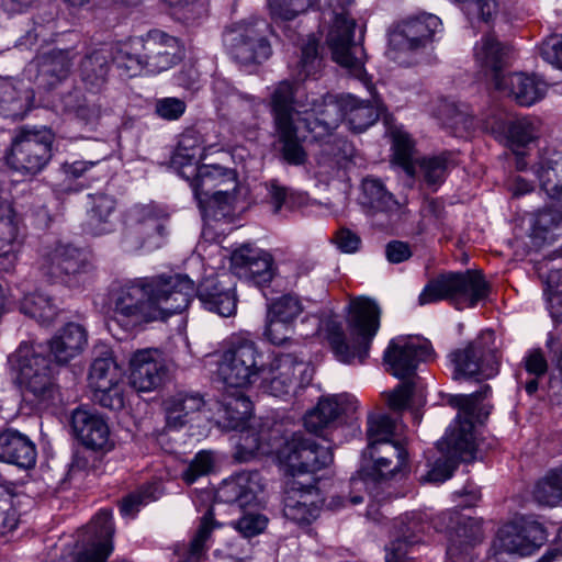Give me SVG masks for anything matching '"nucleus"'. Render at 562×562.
<instances>
[{"instance_id":"nucleus-1","label":"nucleus","mask_w":562,"mask_h":562,"mask_svg":"<svg viewBox=\"0 0 562 562\" xmlns=\"http://www.w3.org/2000/svg\"><path fill=\"white\" fill-rule=\"evenodd\" d=\"M303 426L280 445L272 442L279 429L239 427L236 459L248 461L257 453H276L278 467L286 477L284 515L299 525H310L315 519L316 503V407L307 411Z\"/></svg>"},{"instance_id":"nucleus-2","label":"nucleus","mask_w":562,"mask_h":562,"mask_svg":"<svg viewBox=\"0 0 562 562\" xmlns=\"http://www.w3.org/2000/svg\"><path fill=\"white\" fill-rule=\"evenodd\" d=\"M193 292L194 282L180 273L130 280L112 293L113 321L127 330L165 322L187 310Z\"/></svg>"},{"instance_id":"nucleus-3","label":"nucleus","mask_w":562,"mask_h":562,"mask_svg":"<svg viewBox=\"0 0 562 562\" xmlns=\"http://www.w3.org/2000/svg\"><path fill=\"white\" fill-rule=\"evenodd\" d=\"M382 310L376 301L358 296L348 306L347 325L351 334L348 339L337 315L331 311L321 318L325 339L334 357L345 364L363 363L381 324Z\"/></svg>"},{"instance_id":"nucleus-4","label":"nucleus","mask_w":562,"mask_h":562,"mask_svg":"<svg viewBox=\"0 0 562 562\" xmlns=\"http://www.w3.org/2000/svg\"><path fill=\"white\" fill-rule=\"evenodd\" d=\"M491 387L484 385L480 391L469 395H457L451 403L459 408L454 423L438 443L441 457L436 460L427 473V481L443 482L452 476L459 462L475 459L476 442L474 437V418H479V403L487 397Z\"/></svg>"},{"instance_id":"nucleus-5","label":"nucleus","mask_w":562,"mask_h":562,"mask_svg":"<svg viewBox=\"0 0 562 562\" xmlns=\"http://www.w3.org/2000/svg\"><path fill=\"white\" fill-rule=\"evenodd\" d=\"M304 91L300 86L289 81L280 82L271 97L272 113L279 140L282 143L283 158L293 165L303 164L306 154L301 142L306 138L301 133V124L305 132H313L312 124L316 122L314 111L315 100L303 102Z\"/></svg>"},{"instance_id":"nucleus-6","label":"nucleus","mask_w":562,"mask_h":562,"mask_svg":"<svg viewBox=\"0 0 562 562\" xmlns=\"http://www.w3.org/2000/svg\"><path fill=\"white\" fill-rule=\"evenodd\" d=\"M187 137L180 143L172 164L180 177L190 182L199 207L207 213L213 209L225 215L234 201L237 177L234 170L217 165H198L195 153L186 154Z\"/></svg>"},{"instance_id":"nucleus-7","label":"nucleus","mask_w":562,"mask_h":562,"mask_svg":"<svg viewBox=\"0 0 562 562\" xmlns=\"http://www.w3.org/2000/svg\"><path fill=\"white\" fill-rule=\"evenodd\" d=\"M266 372L263 353L257 344L246 337H232L218 352L216 376L228 387L247 389Z\"/></svg>"},{"instance_id":"nucleus-8","label":"nucleus","mask_w":562,"mask_h":562,"mask_svg":"<svg viewBox=\"0 0 562 562\" xmlns=\"http://www.w3.org/2000/svg\"><path fill=\"white\" fill-rule=\"evenodd\" d=\"M490 285L480 270L446 272L431 278L418 296L419 305L449 301L457 308L474 307L487 297Z\"/></svg>"},{"instance_id":"nucleus-9","label":"nucleus","mask_w":562,"mask_h":562,"mask_svg":"<svg viewBox=\"0 0 562 562\" xmlns=\"http://www.w3.org/2000/svg\"><path fill=\"white\" fill-rule=\"evenodd\" d=\"M170 234V214L155 203L135 205L128 213L122 233L124 251L155 250L162 247Z\"/></svg>"},{"instance_id":"nucleus-10","label":"nucleus","mask_w":562,"mask_h":562,"mask_svg":"<svg viewBox=\"0 0 562 562\" xmlns=\"http://www.w3.org/2000/svg\"><path fill=\"white\" fill-rule=\"evenodd\" d=\"M331 15L327 46L331 59L359 78L364 77L363 47L355 40L356 20L351 14L353 0H324Z\"/></svg>"},{"instance_id":"nucleus-11","label":"nucleus","mask_w":562,"mask_h":562,"mask_svg":"<svg viewBox=\"0 0 562 562\" xmlns=\"http://www.w3.org/2000/svg\"><path fill=\"white\" fill-rule=\"evenodd\" d=\"M357 409V400L347 394H329L318 398V471L327 470L334 474L335 441L339 429L345 425L346 417Z\"/></svg>"},{"instance_id":"nucleus-12","label":"nucleus","mask_w":562,"mask_h":562,"mask_svg":"<svg viewBox=\"0 0 562 562\" xmlns=\"http://www.w3.org/2000/svg\"><path fill=\"white\" fill-rule=\"evenodd\" d=\"M54 138V133L48 128L21 127L15 132L7 154L8 166L22 175H37L52 159Z\"/></svg>"},{"instance_id":"nucleus-13","label":"nucleus","mask_w":562,"mask_h":562,"mask_svg":"<svg viewBox=\"0 0 562 562\" xmlns=\"http://www.w3.org/2000/svg\"><path fill=\"white\" fill-rule=\"evenodd\" d=\"M453 364V379L479 376L493 378L498 372V351L495 346V334L483 331L465 347L450 353Z\"/></svg>"},{"instance_id":"nucleus-14","label":"nucleus","mask_w":562,"mask_h":562,"mask_svg":"<svg viewBox=\"0 0 562 562\" xmlns=\"http://www.w3.org/2000/svg\"><path fill=\"white\" fill-rule=\"evenodd\" d=\"M37 268L52 282L78 288L87 280L88 263L80 250L68 244H55L42 249Z\"/></svg>"},{"instance_id":"nucleus-15","label":"nucleus","mask_w":562,"mask_h":562,"mask_svg":"<svg viewBox=\"0 0 562 562\" xmlns=\"http://www.w3.org/2000/svg\"><path fill=\"white\" fill-rule=\"evenodd\" d=\"M92 400L104 408L120 411L125 405L123 371L111 351L93 359L88 373Z\"/></svg>"},{"instance_id":"nucleus-16","label":"nucleus","mask_w":562,"mask_h":562,"mask_svg":"<svg viewBox=\"0 0 562 562\" xmlns=\"http://www.w3.org/2000/svg\"><path fill=\"white\" fill-rule=\"evenodd\" d=\"M265 31L266 23L263 21L240 22L224 32L223 41L236 61L243 65L262 63L272 53Z\"/></svg>"},{"instance_id":"nucleus-17","label":"nucleus","mask_w":562,"mask_h":562,"mask_svg":"<svg viewBox=\"0 0 562 562\" xmlns=\"http://www.w3.org/2000/svg\"><path fill=\"white\" fill-rule=\"evenodd\" d=\"M440 26L438 16L426 13L398 22L389 33V58L397 60L401 53L425 47Z\"/></svg>"},{"instance_id":"nucleus-18","label":"nucleus","mask_w":562,"mask_h":562,"mask_svg":"<svg viewBox=\"0 0 562 562\" xmlns=\"http://www.w3.org/2000/svg\"><path fill=\"white\" fill-rule=\"evenodd\" d=\"M546 540V530L530 517H519L504 525L497 533L494 546L507 553L521 557L532 554Z\"/></svg>"},{"instance_id":"nucleus-19","label":"nucleus","mask_w":562,"mask_h":562,"mask_svg":"<svg viewBox=\"0 0 562 562\" xmlns=\"http://www.w3.org/2000/svg\"><path fill=\"white\" fill-rule=\"evenodd\" d=\"M431 346L420 339H392L384 351L383 360L387 372L405 380L415 374L417 366L430 358Z\"/></svg>"},{"instance_id":"nucleus-20","label":"nucleus","mask_w":562,"mask_h":562,"mask_svg":"<svg viewBox=\"0 0 562 562\" xmlns=\"http://www.w3.org/2000/svg\"><path fill=\"white\" fill-rule=\"evenodd\" d=\"M15 357L19 364L20 383L25 391L38 400L48 397L53 390V370L48 359L27 345H21Z\"/></svg>"},{"instance_id":"nucleus-21","label":"nucleus","mask_w":562,"mask_h":562,"mask_svg":"<svg viewBox=\"0 0 562 562\" xmlns=\"http://www.w3.org/2000/svg\"><path fill=\"white\" fill-rule=\"evenodd\" d=\"M135 48L145 53L146 69L158 74L172 67L180 59V45L177 37L154 30L145 37H135Z\"/></svg>"},{"instance_id":"nucleus-22","label":"nucleus","mask_w":562,"mask_h":562,"mask_svg":"<svg viewBox=\"0 0 562 562\" xmlns=\"http://www.w3.org/2000/svg\"><path fill=\"white\" fill-rule=\"evenodd\" d=\"M272 257L250 245L236 248L231 256V268L239 278L257 286H263L271 282L274 270Z\"/></svg>"},{"instance_id":"nucleus-23","label":"nucleus","mask_w":562,"mask_h":562,"mask_svg":"<svg viewBox=\"0 0 562 562\" xmlns=\"http://www.w3.org/2000/svg\"><path fill=\"white\" fill-rule=\"evenodd\" d=\"M130 382L138 392H150L159 387L166 375L167 366L158 349H140L130 359Z\"/></svg>"},{"instance_id":"nucleus-24","label":"nucleus","mask_w":562,"mask_h":562,"mask_svg":"<svg viewBox=\"0 0 562 562\" xmlns=\"http://www.w3.org/2000/svg\"><path fill=\"white\" fill-rule=\"evenodd\" d=\"M71 429L82 446L95 451H110L114 448L106 420L99 413L76 408L71 414Z\"/></svg>"},{"instance_id":"nucleus-25","label":"nucleus","mask_w":562,"mask_h":562,"mask_svg":"<svg viewBox=\"0 0 562 562\" xmlns=\"http://www.w3.org/2000/svg\"><path fill=\"white\" fill-rule=\"evenodd\" d=\"M366 453L372 461L368 479L376 484L401 472L407 464V451L400 440L368 446Z\"/></svg>"},{"instance_id":"nucleus-26","label":"nucleus","mask_w":562,"mask_h":562,"mask_svg":"<svg viewBox=\"0 0 562 562\" xmlns=\"http://www.w3.org/2000/svg\"><path fill=\"white\" fill-rule=\"evenodd\" d=\"M262 488L263 484L259 472L244 471L224 480L216 492V498L245 510L246 507L257 503L258 494Z\"/></svg>"},{"instance_id":"nucleus-27","label":"nucleus","mask_w":562,"mask_h":562,"mask_svg":"<svg viewBox=\"0 0 562 562\" xmlns=\"http://www.w3.org/2000/svg\"><path fill=\"white\" fill-rule=\"evenodd\" d=\"M364 63L366 52L363 50V64ZM339 66L342 68L341 65ZM362 67L363 70H366L364 65ZM344 69L350 76L361 81L370 91V93L373 94L374 87L367 71H364L363 78H359L351 74L347 68L344 67ZM372 97V101H363L351 94L345 95V119L349 125V128L355 133H361L369 128L371 125H373L378 121L381 112L383 111V106L380 100H378L374 95Z\"/></svg>"},{"instance_id":"nucleus-28","label":"nucleus","mask_w":562,"mask_h":562,"mask_svg":"<svg viewBox=\"0 0 562 562\" xmlns=\"http://www.w3.org/2000/svg\"><path fill=\"white\" fill-rule=\"evenodd\" d=\"M88 546L78 554L77 562H105L113 550L114 526L112 512L101 509L87 527Z\"/></svg>"},{"instance_id":"nucleus-29","label":"nucleus","mask_w":562,"mask_h":562,"mask_svg":"<svg viewBox=\"0 0 562 562\" xmlns=\"http://www.w3.org/2000/svg\"><path fill=\"white\" fill-rule=\"evenodd\" d=\"M196 294L203 307L223 317L235 314L237 299L233 286L218 277L205 278L195 289L190 299Z\"/></svg>"},{"instance_id":"nucleus-30","label":"nucleus","mask_w":562,"mask_h":562,"mask_svg":"<svg viewBox=\"0 0 562 562\" xmlns=\"http://www.w3.org/2000/svg\"><path fill=\"white\" fill-rule=\"evenodd\" d=\"M495 89L513 98L519 105L530 106L544 98L548 85L535 75L515 72L497 80Z\"/></svg>"},{"instance_id":"nucleus-31","label":"nucleus","mask_w":562,"mask_h":562,"mask_svg":"<svg viewBox=\"0 0 562 562\" xmlns=\"http://www.w3.org/2000/svg\"><path fill=\"white\" fill-rule=\"evenodd\" d=\"M297 367H303V363L297 362L292 355H277L266 364V372L259 379L262 389L273 396L288 394Z\"/></svg>"},{"instance_id":"nucleus-32","label":"nucleus","mask_w":562,"mask_h":562,"mask_svg":"<svg viewBox=\"0 0 562 562\" xmlns=\"http://www.w3.org/2000/svg\"><path fill=\"white\" fill-rule=\"evenodd\" d=\"M37 451L33 441L15 429L0 432V461L21 469H31L36 463Z\"/></svg>"},{"instance_id":"nucleus-33","label":"nucleus","mask_w":562,"mask_h":562,"mask_svg":"<svg viewBox=\"0 0 562 562\" xmlns=\"http://www.w3.org/2000/svg\"><path fill=\"white\" fill-rule=\"evenodd\" d=\"M396 535L385 547L386 562H404L411 548L422 541L425 526L415 516L400 518L395 525Z\"/></svg>"},{"instance_id":"nucleus-34","label":"nucleus","mask_w":562,"mask_h":562,"mask_svg":"<svg viewBox=\"0 0 562 562\" xmlns=\"http://www.w3.org/2000/svg\"><path fill=\"white\" fill-rule=\"evenodd\" d=\"M483 540L481 519L463 517L450 539L447 549L449 562H468L471 550Z\"/></svg>"},{"instance_id":"nucleus-35","label":"nucleus","mask_w":562,"mask_h":562,"mask_svg":"<svg viewBox=\"0 0 562 562\" xmlns=\"http://www.w3.org/2000/svg\"><path fill=\"white\" fill-rule=\"evenodd\" d=\"M510 49L492 35H485L475 45L474 56L480 67L491 76L494 87L503 78L502 71L508 65Z\"/></svg>"},{"instance_id":"nucleus-36","label":"nucleus","mask_w":562,"mask_h":562,"mask_svg":"<svg viewBox=\"0 0 562 562\" xmlns=\"http://www.w3.org/2000/svg\"><path fill=\"white\" fill-rule=\"evenodd\" d=\"M86 229L94 236L109 234L115 228L116 201L106 193L89 194Z\"/></svg>"},{"instance_id":"nucleus-37","label":"nucleus","mask_w":562,"mask_h":562,"mask_svg":"<svg viewBox=\"0 0 562 562\" xmlns=\"http://www.w3.org/2000/svg\"><path fill=\"white\" fill-rule=\"evenodd\" d=\"M36 80L40 86L53 88L65 80L72 66L68 52L52 50L37 57Z\"/></svg>"},{"instance_id":"nucleus-38","label":"nucleus","mask_w":562,"mask_h":562,"mask_svg":"<svg viewBox=\"0 0 562 562\" xmlns=\"http://www.w3.org/2000/svg\"><path fill=\"white\" fill-rule=\"evenodd\" d=\"M87 344V333L81 325L67 324L49 341V350L57 363H67L78 356Z\"/></svg>"},{"instance_id":"nucleus-39","label":"nucleus","mask_w":562,"mask_h":562,"mask_svg":"<svg viewBox=\"0 0 562 562\" xmlns=\"http://www.w3.org/2000/svg\"><path fill=\"white\" fill-rule=\"evenodd\" d=\"M21 239L15 213L11 204L0 201V258L8 260L4 270L13 267Z\"/></svg>"},{"instance_id":"nucleus-40","label":"nucleus","mask_w":562,"mask_h":562,"mask_svg":"<svg viewBox=\"0 0 562 562\" xmlns=\"http://www.w3.org/2000/svg\"><path fill=\"white\" fill-rule=\"evenodd\" d=\"M456 166V155L451 151H443L437 156L417 159L415 176L422 178L427 187L436 191L443 183L449 171Z\"/></svg>"},{"instance_id":"nucleus-41","label":"nucleus","mask_w":562,"mask_h":562,"mask_svg":"<svg viewBox=\"0 0 562 562\" xmlns=\"http://www.w3.org/2000/svg\"><path fill=\"white\" fill-rule=\"evenodd\" d=\"M111 52L104 48L88 54L80 64V77L87 90L99 92L105 86Z\"/></svg>"},{"instance_id":"nucleus-42","label":"nucleus","mask_w":562,"mask_h":562,"mask_svg":"<svg viewBox=\"0 0 562 562\" xmlns=\"http://www.w3.org/2000/svg\"><path fill=\"white\" fill-rule=\"evenodd\" d=\"M203 398L199 394L178 393L164 401L167 427L179 429L183 427L192 414L203 406Z\"/></svg>"},{"instance_id":"nucleus-43","label":"nucleus","mask_w":562,"mask_h":562,"mask_svg":"<svg viewBox=\"0 0 562 562\" xmlns=\"http://www.w3.org/2000/svg\"><path fill=\"white\" fill-rule=\"evenodd\" d=\"M486 128L492 132L504 131L507 145L516 153L532 142L537 136L535 123L528 117H519L510 121L507 126L501 121L487 123Z\"/></svg>"},{"instance_id":"nucleus-44","label":"nucleus","mask_w":562,"mask_h":562,"mask_svg":"<svg viewBox=\"0 0 562 562\" xmlns=\"http://www.w3.org/2000/svg\"><path fill=\"white\" fill-rule=\"evenodd\" d=\"M214 527V514L212 509H209L202 517L200 526L189 546L183 547L178 552L182 559L181 562H202L205 559L207 550L205 542L209 540Z\"/></svg>"},{"instance_id":"nucleus-45","label":"nucleus","mask_w":562,"mask_h":562,"mask_svg":"<svg viewBox=\"0 0 562 562\" xmlns=\"http://www.w3.org/2000/svg\"><path fill=\"white\" fill-rule=\"evenodd\" d=\"M541 188L552 198L562 195V153L546 157L537 169Z\"/></svg>"},{"instance_id":"nucleus-46","label":"nucleus","mask_w":562,"mask_h":562,"mask_svg":"<svg viewBox=\"0 0 562 562\" xmlns=\"http://www.w3.org/2000/svg\"><path fill=\"white\" fill-rule=\"evenodd\" d=\"M61 108L65 112L75 114L86 123L97 122L102 114L99 103L88 100L80 90H74L61 97Z\"/></svg>"},{"instance_id":"nucleus-47","label":"nucleus","mask_w":562,"mask_h":562,"mask_svg":"<svg viewBox=\"0 0 562 562\" xmlns=\"http://www.w3.org/2000/svg\"><path fill=\"white\" fill-rule=\"evenodd\" d=\"M21 311L42 324H49L55 319L58 308L49 295L34 292L23 297Z\"/></svg>"},{"instance_id":"nucleus-48","label":"nucleus","mask_w":562,"mask_h":562,"mask_svg":"<svg viewBox=\"0 0 562 562\" xmlns=\"http://www.w3.org/2000/svg\"><path fill=\"white\" fill-rule=\"evenodd\" d=\"M134 45L135 37L117 46L114 55L111 53V61L124 70L128 77H134L146 69L145 53L142 48H135Z\"/></svg>"},{"instance_id":"nucleus-49","label":"nucleus","mask_w":562,"mask_h":562,"mask_svg":"<svg viewBox=\"0 0 562 562\" xmlns=\"http://www.w3.org/2000/svg\"><path fill=\"white\" fill-rule=\"evenodd\" d=\"M223 411L227 427L239 429L251 418L252 403L245 394L237 392L224 398Z\"/></svg>"},{"instance_id":"nucleus-50","label":"nucleus","mask_w":562,"mask_h":562,"mask_svg":"<svg viewBox=\"0 0 562 562\" xmlns=\"http://www.w3.org/2000/svg\"><path fill=\"white\" fill-rule=\"evenodd\" d=\"M362 190L367 203L380 212H393L400 207L398 202L390 193L384 184L374 178H367L362 182Z\"/></svg>"},{"instance_id":"nucleus-51","label":"nucleus","mask_w":562,"mask_h":562,"mask_svg":"<svg viewBox=\"0 0 562 562\" xmlns=\"http://www.w3.org/2000/svg\"><path fill=\"white\" fill-rule=\"evenodd\" d=\"M345 117V95L327 93L318 104V127H323L328 134L337 128Z\"/></svg>"},{"instance_id":"nucleus-52","label":"nucleus","mask_w":562,"mask_h":562,"mask_svg":"<svg viewBox=\"0 0 562 562\" xmlns=\"http://www.w3.org/2000/svg\"><path fill=\"white\" fill-rule=\"evenodd\" d=\"M398 434L397 424L385 414H373L368 417V446L380 445L384 441H395Z\"/></svg>"},{"instance_id":"nucleus-53","label":"nucleus","mask_w":562,"mask_h":562,"mask_svg":"<svg viewBox=\"0 0 562 562\" xmlns=\"http://www.w3.org/2000/svg\"><path fill=\"white\" fill-rule=\"evenodd\" d=\"M159 494V485L157 483L143 486L122 499L120 512L123 516L134 517L142 505L157 499Z\"/></svg>"},{"instance_id":"nucleus-54","label":"nucleus","mask_w":562,"mask_h":562,"mask_svg":"<svg viewBox=\"0 0 562 562\" xmlns=\"http://www.w3.org/2000/svg\"><path fill=\"white\" fill-rule=\"evenodd\" d=\"M393 149L395 161L405 170L409 176H415L416 167L414 161V142L403 132H395L393 134Z\"/></svg>"},{"instance_id":"nucleus-55","label":"nucleus","mask_w":562,"mask_h":562,"mask_svg":"<svg viewBox=\"0 0 562 562\" xmlns=\"http://www.w3.org/2000/svg\"><path fill=\"white\" fill-rule=\"evenodd\" d=\"M273 19L292 21L312 8L314 0H268Z\"/></svg>"},{"instance_id":"nucleus-56","label":"nucleus","mask_w":562,"mask_h":562,"mask_svg":"<svg viewBox=\"0 0 562 562\" xmlns=\"http://www.w3.org/2000/svg\"><path fill=\"white\" fill-rule=\"evenodd\" d=\"M302 312L303 306L299 297L288 294L269 304L267 315L293 325Z\"/></svg>"},{"instance_id":"nucleus-57","label":"nucleus","mask_w":562,"mask_h":562,"mask_svg":"<svg viewBox=\"0 0 562 562\" xmlns=\"http://www.w3.org/2000/svg\"><path fill=\"white\" fill-rule=\"evenodd\" d=\"M214 456L212 451L202 450L198 452L182 473V480L193 484L199 477L207 475L214 468Z\"/></svg>"},{"instance_id":"nucleus-58","label":"nucleus","mask_w":562,"mask_h":562,"mask_svg":"<svg viewBox=\"0 0 562 562\" xmlns=\"http://www.w3.org/2000/svg\"><path fill=\"white\" fill-rule=\"evenodd\" d=\"M294 333L293 325L279 321L277 318L266 316V325L263 337L274 346H286L291 342Z\"/></svg>"},{"instance_id":"nucleus-59","label":"nucleus","mask_w":562,"mask_h":562,"mask_svg":"<svg viewBox=\"0 0 562 562\" xmlns=\"http://www.w3.org/2000/svg\"><path fill=\"white\" fill-rule=\"evenodd\" d=\"M18 522L19 517L13 505V494L4 486H0V535L15 529Z\"/></svg>"},{"instance_id":"nucleus-60","label":"nucleus","mask_w":562,"mask_h":562,"mask_svg":"<svg viewBox=\"0 0 562 562\" xmlns=\"http://www.w3.org/2000/svg\"><path fill=\"white\" fill-rule=\"evenodd\" d=\"M268 524V518L259 513L244 512L243 516L231 522L234 529H236L245 538L255 537L261 533Z\"/></svg>"},{"instance_id":"nucleus-61","label":"nucleus","mask_w":562,"mask_h":562,"mask_svg":"<svg viewBox=\"0 0 562 562\" xmlns=\"http://www.w3.org/2000/svg\"><path fill=\"white\" fill-rule=\"evenodd\" d=\"M533 497L539 504L551 507L562 503V492H559L550 473L537 483Z\"/></svg>"},{"instance_id":"nucleus-62","label":"nucleus","mask_w":562,"mask_h":562,"mask_svg":"<svg viewBox=\"0 0 562 562\" xmlns=\"http://www.w3.org/2000/svg\"><path fill=\"white\" fill-rule=\"evenodd\" d=\"M187 104L182 99L166 97L155 101V114L166 121H176L186 112Z\"/></svg>"},{"instance_id":"nucleus-63","label":"nucleus","mask_w":562,"mask_h":562,"mask_svg":"<svg viewBox=\"0 0 562 562\" xmlns=\"http://www.w3.org/2000/svg\"><path fill=\"white\" fill-rule=\"evenodd\" d=\"M316 40L311 38L302 48V56L299 61L297 79L305 80L316 72Z\"/></svg>"},{"instance_id":"nucleus-64","label":"nucleus","mask_w":562,"mask_h":562,"mask_svg":"<svg viewBox=\"0 0 562 562\" xmlns=\"http://www.w3.org/2000/svg\"><path fill=\"white\" fill-rule=\"evenodd\" d=\"M542 58L562 69V35L548 36L540 46Z\"/></svg>"}]
</instances>
